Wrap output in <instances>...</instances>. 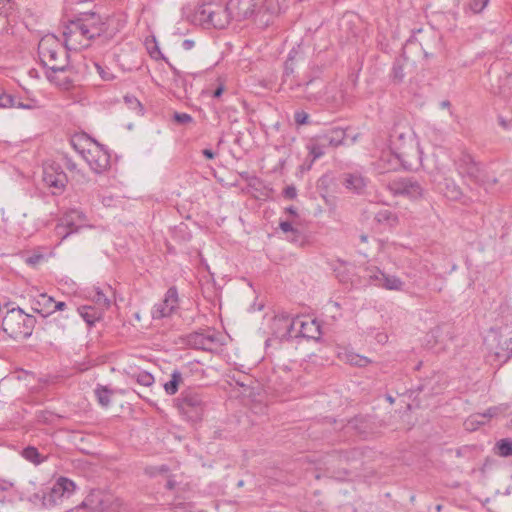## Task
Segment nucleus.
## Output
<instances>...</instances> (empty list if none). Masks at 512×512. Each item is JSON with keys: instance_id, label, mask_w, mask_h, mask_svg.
Returning <instances> with one entry per match:
<instances>
[{"instance_id": "nucleus-1", "label": "nucleus", "mask_w": 512, "mask_h": 512, "mask_svg": "<svg viewBox=\"0 0 512 512\" xmlns=\"http://www.w3.org/2000/svg\"><path fill=\"white\" fill-rule=\"evenodd\" d=\"M285 0H228L226 7L218 3H203L197 11H194V22H199V27L204 30H223L229 23V18L238 20L248 16L259 14H278Z\"/></svg>"}, {"instance_id": "nucleus-2", "label": "nucleus", "mask_w": 512, "mask_h": 512, "mask_svg": "<svg viewBox=\"0 0 512 512\" xmlns=\"http://www.w3.org/2000/svg\"><path fill=\"white\" fill-rule=\"evenodd\" d=\"M86 34H61L62 39L56 34H44L39 40L38 52L42 62L48 66L54 74L66 73L70 70L67 51H79L90 46L94 34L84 37Z\"/></svg>"}, {"instance_id": "nucleus-3", "label": "nucleus", "mask_w": 512, "mask_h": 512, "mask_svg": "<svg viewBox=\"0 0 512 512\" xmlns=\"http://www.w3.org/2000/svg\"><path fill=\"white\" fill-rule=\"evenodd\" d=\"M36 324L33 315L19 307L8 309L2 318V329L14 340H25L32 335Z\"/></svg>"}, {"instance_id": "nucleus-4", "label": "nucleus", "mask_w": 512, "mask_h": 512, "mask_svg": "<svg viewBox=\"0 0 512 512\" xmlns=\"http://www.w3.org/2000/svg\"><path fill=\"white\" fill-rule=\"evenodd\" d=\"M76 490V484L67 477H59L53 486L41 493H35L28 497V500L34 504L40 503L44 508H51L64 499H68Z\"/></svg>"}, {"instance_id": "nucleus-5", "label": "nucleus", "mask_w": 512, "mask_h": 512, "mask_svg": "<svg viewBox=\"0 0 512 512\" xmlns=\"http://www.w3.org/2000/svg\"><path fill=\"white\" fill-rule=\"evenodd\" d=\"M86 146L78 145L74 140L71 141L72 146L87 162L92 171L101 174L110 167V154L103 145L95 140L87 138Z\"/></svg>"}, {"instance_id": "nucleus-6", "label": "nucleus", "mask_w": 512, "mask_h": 512, "mask_svg": "<svg viewBox=\"0 0 512 512\" xmlns=\"http://www.w3.org/2000/svg\"><path fill=\"white\" fill-rule=\"evenodd\" d=\"M454 163L458 174L462 178H466L477 185H494L497 182V179L490 178L485 173L482 164L476 162L467 152H462Z\"/></svg>"}, {"instance_id": "nucleus-7", "label": "nucleus", "mask_w": 512, "mask_h": 512, "mask_svg": "<svg viewBox=\"0 0 512 512\" xmlns=\"http://www.w3.org/2000/svg\"><path fill=\"white\" fill-rule=\"evenodd\" d=\"M387 189L394 196H404L409 199H418L424 193V188L420 182L412 177L393 179L388 182Z\"/></svg>"}, {"instance_id": "nucleus-8", "label": "nucleus", "mask_w": 512, "mask_h": 512, "mask_svg": "<svg viewBox=\"0 0 512 512\" xmlns=\"http://www.w3.org/2000/svg\"><path fill=\"white\" fill-rule=\"evenodd\" d=\"M101 18L95 12H78L64 21L66 32H90L98 29Z\"/></svg>"}, {"instance_id": "nucleus-9", "label": "nucleus", "mask_w": 512, "mask_h": 512, "mask_svg": "<svg viewBox=\"0 0 512 512\" xmlns=\"http://www.w3.org/2000/svg\"><path fill=\"white\" fill-rule=\"evenodd\" d=\"M274 322L281 324L286 329L285 335H291L297 325L300 326L299 333L303 337L314 338L315 336L310 334L313 329L319 333V326L314 320L310 322L302 321L299 317L291 318L288 314H281L275 317Z\"/></svg>"}, {"instance_id": "nucleus-10", "label": "nucleus", "mask_w": 512, "mask_h": 512, "mask_svg": "<svg viewBox=\"0 0 512 512\" xmlns=\"http://www.w3.org/2000/svg\"><path fill=\"white\" fill-rule=\"evenodd\" d=\"M43 181L49 187L54 189L53 194L61 193L68 182L67 175L58 164L44 166Z\"/></svg>"}, {"instance_id": "nucleus-11", "label": "nucleus", "mask_w": 512, "mask_h": 512, "mask_svg": "<svg viewBox=\"0 0 512 512\" xmlns=\"http://www.w3.org/2000/svg\"><path fill=\"white\" fill-rule=\"evenodd\" d=\"M368 277L375 286L386 290L402 291L405 285L397 276L386 274L377 267L369 270Z\"/></svg>"}, {"instance_id": "nucleus-12", "label": "nucleus", "mask_w": 512, "mask_h": 512, "mask_svg": "<svg viewBox=\"0 0 512 512\" xmlns=\"http://www.w3.org/2000/svg\"><path fill=\"white\" fill-rule=\"evenodd\" d=\"M110 504V497L103 494L100 490H93L76 509L77 511L83 508L89 512H105L109 509Z\"/></svg>"}, {"instance_id": "nucleus-13", "label": "nucleus", "mask_w": 512, "mask_h": 512, "mask_svg": "<svg viewBox=\"0 0 512 512\" xmlns=\"http://www.w3.org/2000/svg\"><path fill=\"white\" fill-rule=\"evenodd\" d=\"M178 304V293L175 287H170L163 301L154 305L152 309L153 319H162L168 317L174 311Z\"/></svg>"}, {"instance_id": "nucleus-14", "label": "nucleus", "mask_w": 512, "mask_h": 512, "mask_svg": "<svg viewBox=\"0 0 512 512\" xmlns=\"http://www.w3.org/2000/svg\"><path fill=\"white\" fill-rule=\"evenodd\" d=\"M194 351L201 350L207 353H211L213 350L217 348V338L214 330L207 329H199L194 330Z\"/></svg>"}, {"instance_id": "nucleus-15", "label": "nucleus", "mask_w": 512, "mask_h": 512, "mask_svg": "<svg viewBox=\"0 0 512 512\" xmlns=\"http://www.w3.org/2000/svg\"><path fill=\"white\" fill-rule=\"evenodd\" d=\"M295 51L292 49L288 55L287 60L284 64V72L282 76V85L287 86L290 90H294L295 88L306 86L308 87L310 84H312L315 79L310 78L307 81L301 82L295 79L294 77V67H293V59Z\"/></svg>"}, {"instance_id": "nucleus-16", "label": "nucleus", "mask_w": 512, "mask_h": 512, "mask_svg": "<svg viewBox=\"0 0 512 512\" xmlns=\"http://www.w3.org/2000/svg\"><path fill=\"white\" fill-rule=\"evenodd\" d=\"M86 217L85 215L77 210L72 209L67 212L62 218V227L68 228L69 231L65 233L64 237H67L69 234L77 232L81 227L85 226Z\"/></svg>"}, {"instance_id": "nucleus-17", "label": "nucleus", "mask_w": 512, "mask_h": 512, "mask_svg": "<svg viewBox=\"0 0 512 512\" xmlns=\"http://www.w3.org/2000/svg\"><path fill=\"white\" fill-rule=\"evenodd\" d=\"M506 410V407L501 406H494L488 408L483 414H477L472 417H470L466 422L465 426L467 430H474V424L477 423L478 425H484L490 418H493L500 413H503Z\"/></svg>"}, {"instance_id": "nucleus-18", "label": "nucleus", "mask_w": 512, "mask_h": 512, "mask_svg": "<svg viewBox=\"0 0 512 512\" xmlns=\"http://www.w3.org/2000/svg\"><path fill=\"white\" fill-rule=\"evenodd\" d=\"M175 407L179 414L188 422L191 421L192 416V390H184L178 398L175 399Z\"/></svg>"}, {"instance_id": "nucleus-19", "label": "nucleus", "mask_w": 512, "mask_h": 512, "mask_svg": "<svg viewBox=\"0 0 512 512\" xmlns=\"http://www.w3.org/2000/svg\"><path fill=\"white\" fill-rule=\"evenodd\" d=\"M408 67H409V61L404 56V54L401 57L396 58L394 63H393L391 72H390L391 81L394 84L402 83L404 81V79H405L406 69Z\"/></svg>"}, {"instance_id": "nucleus-20", "label": "nucleus", "mask_w": 512, "mask_h": 512, "mask_svg": "<svg viewBox=\"0 0 512 512\" xmlns=\"http://www.w3.org/2000/svg\"><path fill=\"white\" fill-rule=\"evenodd\" d=\"M346 132L342 128H332L320 135L323 144L330 147H337L344 144Z\"/></svg>"}, {"instance_id": "nucleus-21", "label": "nucleus", "mask_w": 512, "mask_h": 512, "mask_svg": "<svg viewBox=\"0 0 512 512\" xmlns=\"http://www.w3.org/2000/svg\"><path fill=\"white\" fill-rule=\"evenodd\" d=\"M32 309L43 317L50 316L53 314V298L47 294H40L33 302Z\"/></svg>"}, {"instance_id": "nucleus-22", "label": "nucleus", "mask_w": 512, "mask_h": 512, "mask_svg": "<svg viewBox=\"0 0 512 512\" xmlns=\"http://www.w3.org/2000/svg\"><path fill=\"white\" fill-rule=\"evenodd\" d=\"M439 190L450 200H458L462 195L460 187L450 178H444V180L439 183Z\"/></svg>"}, {"instance_id": "nucleus-23", "label": "nucleus", "mask_w": 512, "mask_h": 512, "mask_svg": "<svg viewBox=\"0 0 512 512\" xmlns=\"http://www.w3.org/2000/svg\"><path fill=\"white\" fill-rule=\"evenodd\" d=\"M323 100L332 108L339 107L344 100V95L341 90H338L335 85H328L322 96Z\"/></svg>"}, {"instance_id": "nucleus-24", "label": "nucleus", "mask_w": 512, "mask_h": 512, "mask_svg": "<svg viewBox=\"0 0 512 512\" xmlns=\"http://www.w3.org/2000/svg\"><path fill=\"white\" fill-rule=\"evenodd\" d=\"M343 183L346 188L360 193L366 187L367 181L360 173H348Z\"/></svg>"}, {"instance_id": "nucleus-25", "label": "nucleus", "mask_w": 512, "mask_h": 512, "mask_svg": "<svg viewBox=\"0 0 512 512\" xmlns=\"http://www.w3.org/2000/svg\"><path fill=\"white\" fill-rule=\"evenodd\" d=\"M360 23L359 16L354 12H346L339 20V29L343 32H352L358 29L357 24Z\"/></svg>"}, {"instance_id": "nucleus-26", "label": "nucleus", "mask_w": 512, "mask_h": 512, "mask_svg": "<svg viewBox=\"0 0 512 512\" xmlns=\"http://www.w3.org/2000/svg\"><path fill=\"white\" fill-rule=\"evenodd\" d=\"M0 107L1 108H23L29 109L31 106L23 104L18 98L11 94H6L0 90Z\"/></svg>"}, {"instance_id": "nucleus-27", "label": "nucleus", "mask_w": 512, "mask_h": 512, "mask_svg": "<svg viewBox=\"0 0 512 512\" xmlns=\"http://www.w3.org/2000/svg\"><path fill=\"white\" fill-rule=\"evenodd\" d=\"M22 456L25 460L33 463L34 465H39L47 459V457L42 455L34 446L24 448L22 450Z\"/></svg>"}, {"instance_id": "nucleus-28", "label": "nucleus", "mask_w": 512, "mask_h": 512, "mask_svg": "<svg viewBox=\"0 0 512 512\" xmlns=\"http://www.w3.org/2000/svg\"><path fill=\"white\" fill-rule=\"evenodd\" d=\"M65 73H52L47 72V78L50 82L55 83L57 86L64 90H69L73 86V79L64 75Z\"/></svg>"}, {"instance_id": "nucleus-29", "label": "nucleus", "mask_w": 512, "mask_h": 512, "mask_svg": "<svg viewBox=\"0 0 512 512\" xmlns=\"http://www.w3.org/2000/svg\"><path fill=\"white\" fill-rule=\"evenodd\" d=\"M375 220L380 224L393 227L398 223V216L388 209H382L376 213Z\"/></svg>"}, {"instance_id": "nucleus-30", "label": "nucleus", "mask_w": 512, "mask_h": 512, "mask_svg": "<svg viewBox=\"0 0 512 512\" xmlns=\"http://www.w3.org/2000/svg\"><path fill=\"white\" fill-rule=\"evenodd\" d=\"M144 45L151 58L159 60L163 58V55L159 49L158 42L154 34H149L144 40Z\"/></svg>"}, {"instance_id": "nucleus-31", "label": "nucleus", "mask_w": 512, "mask_h": 512, "mask_svg": "<svg viewBox=\"0 0 512 512\" xmlns=\"http://www.w3.org/2000/svg\"><path fill=\"white\" fill-rule=\"evenodd\" d=\"M78 311L83 318V320L89 325L92 326L98 321L101 317V314L91 306H84L82 308H78Z\"/></svg>"}, {"instance_id": "nucleus-32", "label": "nucleus", "mask_w": 512, "mask_h": 512, "mask_svg": "<svg viewBox=\"0 0 512 512\" xmlns=\"http://www.w3.org/2000/svg\"><path fill=\"white\" fill-rule=\"evenodd\" d=\"M348 428L354 429L359 435L368 433V420L364 416H357L348 423Z\"/></svg>"}, {"instance_id": "nucleus-33", "label": "nucleus", "mask_w": 512, "mask_h": 512, "mask_svg": "<svg viewBox=\"0 0 512 512\" xmlns=\"http://www.w3.org/2000/svg\"><path fill=\"white\" fill-rule=\"evenodd\" d=\"M111 394L112 391L108 389L106 386L98 385L97 388L95 389V395L98 400V403L105 408L110 405Z\"/></svg>"}, {"instance_id": "nucleus-34", "label": "nucleus", "mask_w": 512, "mask_h": 512, "mask_svg": "<svg viewBox=\"0 0 512 512\" xmlns=\"http://www.w3.org/2000/svg\"><path fill=\"white\" fill-rule=\"evenodd\" d=\"M182 381V375L178 371H174L171 375V380L164 384V389L167 394L174 395L178 391V386Z\"/></svg>"}, {"instance_id": "nucleus-35", "label": "nucleus", "mask_w": 512, "mask_h": 512, "mask_svg": "<svg viewBox=\"0 0 512 512\" xmlns=\"http://www.w3.org/2000/svg\"><path fill=\"white\" fill-rule=\"evenodd\" d=\"M497 454L501 457H509L512 455V439L505 438L501 439L496 443L495 446Z\"/></svg>"}, {"instance_id": "nucleus-36", "label": "nucleus", "mask_w": 512, "mask_h": 512, "mask_svg": "<svg viewBox=\"0 0 512 512\" xmlns=\"http://www.w3.org/2000/svg\"><path fill=\"white\" fill-rule=\"evenodd\" d=\"M358 455L359 452L356 449L339 451L335 450L333 451L331 457L337 458L340 462H350L352 460H355Z\"/></svg>"}, {"instance_id": "nucleus-37", "label": "nucleus", "mask_w": 512, "mask_h": 512, "mask_svg": "<svg viewBox=\"0 0 512 512\" xmlns=\"http://www.w3.org/2000/svg\"><path fill=\"white\" fill-rule=\"evenodd\" d=\"M504 344H505V349L503 350V352L494 351L495 360H497L499 362H503V363L506 362L511 356L512 337H510L509 339H505Z\"/></svg>"}, {"instance_id": "nucleus-38", "label": "nucleus", "mask_w": 512, "mask_h": 512, "mask_svg": "<svg viewBox=\"0 0 512 512\" xmlns=\"http://www.w3.org/2000/svg\"><path fill=\"white\" fill-rule=\"evenodd\" d=\"M328 147L326 144L322 143L320 139V135H318L315 139V143L310 146V153L314 159L320 158L324 155V148Z\"/></svg>"}, {"instance_id": "nucleus-39", "label": "nucleus", "mask_w": 512, "mask_h": 512, "mask_svg": "<svg viewBox=\"0 0 512 512\" xmlns=\"http://www.w3.org/2000/svg\"><path fill=\"white\" fill-rule=\"evenodd\" d=\"M124 102L128 106L129 109L136 111L138 115L143 114V107L141 102L133 95H126L124 97Z\"/></svg>"}, {"instance_id": "nucleus-40", "label": "nucleus", "mask_w": 512, "mask_h": 512, "mask_svg": "<svg viewBox=\"0 0 512 512\" xmlns=\"http://www.w3.org/2000/svg\"><path fill=\"white\" fill-rule=\"evenodd\" d=\"M498 341V335L496 333H492L490 334L486 339H485V343L487 345V349L489 351V353H493L494 354V351H500V352H503V350L505 349V344L504 342L503 343H499V345L494 349L492 347V343L493 342H496Z\"/></svg>"}, {"instance_id": "nucleus-41", "label": "nucleus", "mask_w": 512, "mask_h": 512, "mask_svg": "<svg viewBox=\"0 0 512 512\" xmlns=\"http://www.w3.org/2000/svg\"><path fill=\"white\" fill-rule=\"evenodd\" d=\"M498 341V335L496 333H492L490 334L486 339H485V343L487 345V349L489 351V353H493L494 354V351H500V352H503V350L505 349V344L504 342L503 343H499V345L494 349L492 347V343L493 342H496Z\"/></svg>"}, {"instance_id": "nucleus-42", "label": "nucleus", "mask_w": 512, "mask_h": 512, "mask_svg": "<svg viewBox=\"0 0 512 512\" xmlns=\"http://www.w3.org/2000/svg\"><path fill=\"white\" fill-rule=\"evenodd\" d=\"M171 121L177 125H185L192 122V117L187 113L174 112Z\"/></svg>"}, {"instance_id": "nucleus-43", "label": "nucleus", "mask_w": 512, "mask_h": 512, "mask_svg": "<svg viewBox=\"0 0 512 512\" xmlns=\"http://www.w3.org/2000/svg\"><path fill=\"white\" fill-rule=\"evenodd\" d=\"M136 381L137 383H139L140 385H143V386H150L153 384L154 382V377L152 376V374L146 372V371H142V372H139L137 375H136Z\"/></svg>"}, {"instance_id": "nucleus-44", "label": "nucleus", "mask_w": 512, "mask_h": 512, "mask_svg": "<svg viewBox=\"0 0 512 512\" xmlns=\"http://www.w3.org/2000/svg\"><path fill=\"white\" fill-rule=\"evenodd\" d=\"M489 0H470L468 8L473 13H480L487 6Z\"/></svg>"}, {"instance_id": "nucleus-45", "label": "nucleus", "mask_w": 512, "mask_h": 512, "mask_svg": "<svg viewBox=\"0 0 512 512\" xmlns=\"http://www.w3.org/2000/svg\"><path fill=\"white\" fill-rule=\"evenodd\" d=\"M224 91V85L222 83H218L217 87L211 91L210 89H203L201 92V96H211L213 98H219Z\"/></svg>"}, {"instance_id": "nucleus-46", "label": "nucleus", "mask_w": 512, "mask_h": 512, "mask_svg": "<svg viewBox=\"0 0 512 512\" xmlns=\"http://www.w3.org/2000/svg\"><path fill=\"white\" fill-rule=\"evenodd\" d=\"M294 121L297 125H306L309 124V115L303 110L296 111L294 113Z\"/></svg>"}, {"instance_id": "nucleus-47", "label": "nucleus", "mask_w": 512, "mask_h": 512, "mask_svg": "<svg viewBox=\"0 0 512 512\" xmlns=\"http://www.w3.org/2000/svg\"><path fill=\"white\" fill-rule=\"evenodd\" d=\"M214 370L211 367L207 368H194V382L200 381L202 378L209 376L210 373H213Z\"/></svg>"}, {"instance_id": "nucleus-48", "label": "nucleus", "mask_w": 512, "mask_h": 512, "mask_svg": "<svg viewBox=\"0 0 512 512\" xmlns=\"http://www.w3.org/2000/svg\"><path fill=\"white\" fill-rule=\"evenodd\" d=\"M349 362L352 365L359 366V367H364L368 363H370V360L368 358L364 357V356L352 355V356L349 357Z\"/></svg>"}, {"instance_id": "nucleus-49", "label": "nucleus", "mask_w": 512, "mask_h": 512, "mask_svg": "<svg viewBox=\"0 0 512 512\" xmlns=\"http://www.w3.org/2000/svg\"><path fill=\"white\" fill-rule=\"evenodd\" d=\"M94 300L95 302L98 304V305H101L103 307H106L108 308L110 306V300L105 296V294L100 291V290H97L96 291V294L94 296Z\"/></svg>"}, {"instance_id": "nucleus-50", "label": "nucleus", "mask_w": 512, "mask_h": 512, "mask_svg": "<svg viewBox=\"0 0 512 512\" xmlns=\"http://www.w3.org/2000/svg\"><path fill=\"white\" fill-rule=\"evenodd\" d=\"M43 259L44 256L42 254H33L28 256L25 261L28 265L35 266L39 264Z\"/></svg>"}, {"instance_id": "nucleus-51", "label": "nucleus", "mask_w": 512, "mask_h": 512, "mask_svg": "<svg viewBox=\"0 0 512 512\" xmlns=\"http://www.w3.org/2000/svg\"><path fill=\"white\" fill-rule=\"evenodd\" d=\"M395 155L405 168L411 167L412 164L408 161L407 154L404 151H398Z\"/></svg>"}, {"instance_id": "nucleus-52", "label": "nucleus", "mask_w": 512, "mask_h": 512, "mask_svg": "<svg viewBox=\"0 0 512 512\" xmlns=\"http://www.w3.org/2000/svg\"><path fill=\"white\" fill-rule=\"evenodd\" d=\"M283 195L287 199H294L297 196V190L294 186H287L283 190Z\"/></svg>"}, {"instance_id": "nucleus-53", "label": "nucleus", "mask_w": 512, "mask_h": 512, "mask_svg": "<svg viewBox=\"0 0 512 512\" xmlns=\"http://www.w3.org/2000/svg\"><path fill=\"white\" fill-rule=\"evenodd\" d=\"M279 227H280V229H281L283 232H285V233H287V232L298 233V230H297V229H295V228L292 226V224H291L290 222H288V221H282V222H280Z\"/></svg>"}, {"instance_id": "nucleus-54", "label": "nucleus", "mask_w": 512, "mask_h": 512, "mask_svg": "<svg viewBox=\"0 0 512 512\" xmlns=\"http://www.w3.org/2000/svg\"><path fill=\"white\" fill-rule=\"evenodd\" d=\"M201 154L204 156L205 159L212 160L218 155V152L211 148H204L201 150Z\"/></svg>"}, {"instance_id": "nucleus-55", "label": "nucleus", "mask_w": 512, "mask_h": 512, "mask_svg": "<svg viewBox=\"0 0 512 512\" xmlns=\"http://www.w3.org/2000/svg\"><path fill=\"white\" fill-rule=\"evenodd\" d=\"M97 70L103 80L109 81L113 78L112 74L109 72H106L104 69L101 68V66L96 65Z\"/></svg>"}, {"instance_id": "nucleus-56", "label": "nucleus", "mask_w": 512, "mask_h": 512, "mask_svg": "<svg viewBox=\"0 0 512 512\" xmlns=\"http://www.w3.org/2000/svg\"><path fill=\"white\" fill-rule=\"evenodd\" d=\"M67 307V304L63 301L56 302L53 299V313L56 311H63Z\"/></svg>"}, {"instance_id": "nucleus-57", "label": "nucleus", "mask_w": 512, "mask_h": 512, "mask_svg": "<svg viewBox=\"0 0 512 512\" xmlns=\"http://www.w3.org/2000/svg\"><path fill=\"white\" fill-rule=\"evenodd\" d=\"M193 405H194V417H195L196 415H198V410H201V411L203 410V408H202V402H201V400H198V398H197V395H196V394H194V402H193Z\"/></svg>"}, {"instance_id": "nucleus-58", "label": "nucleus", "mask_w": 512, "mask_h": 512, "mask_svg": "<svg viewBox=\"0 0 512 512\" xmlns=\"http://www.w3.org/2000/svg\"><path fill=\"white\" fill-rule=\"evenodd\" d=\"M197 257L199 258V267H198V269H203V270L209 271V266L206 263V261L202 258L201 253H198Z\"/></svg>"}, {"instance_id": "nucleus-59", "label": "nucleus", "mask_w": 512, "mask_h": 512, "mask_svg": "<svg viewBox=\"0 0 512 512\" xmlns=\"http://www.w3.org/2000/svg\"><path fill=\"white\" fill-rule=\"evenodd\" d=\"M12 487V483L0 478V490L7 491Z\"/></svg>"}, {"instance_id": "nucleus-60", "label": "nucleus", "mask_w": 512, "mask_h": 512, "mask_svg": "<svg viewBox=\"0 0 512 512\" xmlns=\"http://www.w3.org/2000/svg\"><path fill=\"white\" fill-rule=\"evenodd\" d=\"M175 485H176L175 481H173V480H171V479H168V480L166 481L165 487H166L167 489H169V490H172V489H174Z\"/></svg>"}, {"instance_id": "nucleus-61", "label": "nucleus", "mask_w": 512, "mask_h": 512, "mask_svg": "<svg viewBox=\"0 0 512 512\" xmlns=\"http://www.w3.org/2000/svg\"><path fill=\"white\" fill-rule=\"evenodd\" d=\"M286 213H288L292 216H297L296 209L293 206L286 208Z\"/></svg>"}, {"instance_id": "nucleus-62", "label": "nucleus", "mask_w": 512, "mask_h": 512, "mask_svg": "<svg viewBox=\"0 0 512 512\" xmlns=\"http://www.w3.org/2000/svg\"><path fill=\"white\" fill-rule=\"evenodd\" d=\"M66 167L69 169V170H75L76 169V164L73 163L71 160H68L67 163H66Z\"/></svg>"}, {"instance_id": "nucleus-63", "label": "nucleus", "mask_w": 512, "mask_h": 512, "mask_svg": "<svg viewBox=\"0 0 512 512\" xmlns=\"http://www.w3.org/2000/svg\"><path fill=\"white\" fill-rule=\"evenodd\" d=\"M183 46L186 48V49H190L192 48V40H185L183 42Z\"/></svg>"}, {"instance_id": "nucleus-64", "label": "nucleus", "mask_w": 512, "mask_h": 512, "mask_svg": "<svg viewBox=\"0 0 512 512\" xmlns=\"http://www.w3.org/2000/svg\"><path fill=\"white\" fill-rule=\"evenodd\" d=\"M157 470L160 473H164L168 471V467L166 465H161L160 467L157 468Z\"/></svg>"}]
</instances>
